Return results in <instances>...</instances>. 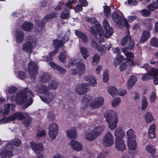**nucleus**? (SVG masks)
Wrapping results in <instances>:
<instances>
[{
    "instance_id": "ddd939ff",
    "label": "nucleus",
    "mask_w": 158,
    "mask_h": 158,
    "mask_svg": "<svg viewBox=\"0 0 158 158\" xmlns=\"http://www.w3.org/2000/svg\"><path fill=\"white\" fill-rule=\"evenodd\" d=\"M76 65V67L79 72H82L85 70V65L82 62H78L74 59H72L69 61L68 64L65 66L69 68L72 65Z\"/></svg>"
},
{
    "instance_id": "680f3d73",
    "label": "nucleus",
    "mask_w": 158,
    "mask_h": 158,
    "mask_svg": "<svg viewBox=\"0 0 158 158\" xmlns=\"http://www.w3.org/2000/svg\"><path fill=\"white\" fill-rule=\"evenodd\" d=\"M151 44L153 46L158 47V39L155 38H153L151 40Z\"/></svg>"
},
{
    "instance_id": "f257e3e1",
    "label": "nucleus",
    "mask_w": 158,
    "mask_h": 158,
    "mask_svg": "<svg viewBox=\"0 0 158 158\" xmlns=\"http://www.w3.org/2000/svg\"><path fill=\"white\" fill-rule=\"evenodd\" d=\"M17 90V88L14 86L9 87L6 90L8 93L7 94V95L8 97H10L11 100L17 104L20 105L24 104L22 107L23 109L30 106L33 103V100L30 95L33 97L35 96L32 92L29 89L26 88L19 91L15 96V93Z\"/></svg>"
},
{
    "instance_id": "0eeeda50",
    "label": "nucleus",
    "mask_w": 158,
    "mask_h": 158,
    "mask_svg": "<svg viewBox=\"0 0 158 158\" xmlns=\"http://www.w3.org/2000/svg\"><path fill=\"white\" fill-rule=\"evenodd\" d=\"M112 18L113 21L119 27L123 25L127 28L128 27L129 25L127 19L121 12H119L118 13L114 12L112 15Z\"/></svg>"
},
{
    "instance_id": "4468645a",
    "label": "nucleus",
    "mask_w": 158,
    "mask_h": 158,
    "mask_svg": "<svg viewBox=\"0 0 158 158\" xmlns=\"http://www.w3.org/2000/svg\"><path fill=\"white\" fill-rule=\"evenodd\" d=\"M27 71L30 75L31 79L34 81L36 77L35 76L37 74V66L35 62L31 61L29 63Z\"/></svg>"
},
{
    "instance_id": "338daca9",
    "label": "nucleus",
    "mask_w": 158,
    "mask_h": 158,
    "mask_svg": "<svg viewBox=\"0 0 158 158\" xmlns=\"http://www.w3.org/2000/svg\"><path fill=\"white\" fill-rule=\"evenodd\" d=\"M48 117L49 120L51 121H53L55 119L54 114L52 112H49L48 115Z\"/></svg>"
},
{
    "instance_id": "3c124183",
    "label": "nucleus",
    "mask_w": 158,
    "mask_h": 158,
    "mask_svg": "<svg viewBox=\"0 0 158 158\" xmlns=\"http://www.w3.org/2000/svg\"><path fill=\"white\" fill-rule=\"evenodd\" d=\"M157 7L158 6L155 2L151 3L148 6V9L151 11L155 10Z\"/></svg>"
},
{
    "instance_id": "052dcab7",
    "label": "nucleus",
    "mask_w": 158,
    "mask_h": 158,
    "mask_svg": "<svg viewBox=\"0 0 158 158\" xmlns=\"http://www.w3.org/2000/svg\"><path fill=\"white\" fill-rule=\"evenodd\" d=\"M153 19H149L146 20L145 21V23L148 26L149 29H150L152 26V22Z\"/></svg>"
},
{
    "instance_id": "2eb2a0df",
    "label": "nucleus",
    "mask_w": 158,
    "mask_h": 158,
    "mask_svg": "<svg viewBox=\"0 0 158 158\" xmlns=\"http://www.w3.org/2000/svg\"><path fill=\"white\" fill-rule=\"evenodd\" d=\"M103 143L106 147H110L114 143V136L110 132H107L102 139Z\"/></svg>"
},
{
    "instance_id": "cd10ccee",
    "label": "nucleus",
    "mask_w": 158,
    "mask_h": 158,
    "mask_svg": "<svg viewBox=\"0 0 158 158\" xmlns=\"http://www.w3.org/2000/svg\"><path fill=\"white\" fill-rule=\"evenodd\" d=\"M146 149V150L150 153L154 158H158V154H157L156 148L153 146L151 145H147Z\"/></svg>"
},
{
    "instance_id": "e433bc0d",
    "label": "nucleus",
    "mask_w": 158,
    "mask_h": 158,
    "mask_svg": "<svg viewBox=\"0 0 158 158\" xmlns=\"http://www.w3.org/2000/svg\"><path fill=\"white\" fill-rule=\"evenodd\" d=\"M33 27L32 23L29 22H25L22 25L23 29L27 31H29Z\"/></svg>"
},
{
    "instance_id": "aec40b11",
    "label": "nucleus",
    "mask_w": 158,
    "mask_h": 158,
    "mask_svg": "<svg viewBox=\"0 0 158 158\" xmlns=\"http://www.w3.org/2000/svg\"><path fill=\"white\" fill-rule=\"evenodd\" d=\"M124 59H125V61L128 63L130 65L132 66L135 65L133 61L131 60L130 59L128 58L125 59L123 56H116V58L114 62V65L115 66H118Z\"/></svg>"
},
{
    "instance_id": "603ef678",
    "label": "nucleus",
    "mask_w": 158,
    "mask_h": 158,
    "mask_svg": "<svg viewBox=\"0 0 158 158\" xmlns=\"http://www.w3.org/2000/svg\"><path fill=\"white\" fill-rule=\"evenodd\" d=\"M75 0L69 1L66 3L65 5L68 9H73V5L75 4Z\"/></svg>"
},
{
    "instance_id": "9d476101",
    "label": "nucleus",
    "mask_w": 158,
    "mask_h": 158,
    "mask_svg": "<svg viewBox=\"0 0 158 158\" xmlns=\"http://www.w3.org/2000/svg\"><path fill=\"white\" fill-rule=\"evenodd\" d=\"M30 146L33 151L36 153H38L37 158H44L43 154L40 153L44 150V148L41 143H36L35 142L32 141L30 142Z\"/></svg>"
},
{
    "instance_id": "f704fd0d",
    "label": "nucleus",
    "mask_w": 158,
    "mask_h": 158,
    "mask_svg": "<svg viewBox=\"0 0 158 158\" xmlns=\"http://www.w3.org/2000/svg\"><path fill=\"white\" fill-rule=\"evenodd\" d=\"M127 145L130 150H135L137 149V143L135 139L127 140Z\"/></svg>"
},
{
    "instance_id": "393cba45",
    "label": "nucleus",
    "mask_w": 158,
    "mask_h": 158,
    "mask_svg": "<svg viewBox=\"0 0 158 158\" xmlns=\"http://www.w3.org/2000/svg\"><path fill=\"white\" fill-rule=\"evenodd\" d=\"M14 36L17 43H22L24 39V33L20 30H17L15 31Z\"/></svg>"
},
{
    "instance_id": "412c9836",
    "label": "nucleus",
    "mask_w": 158,
    "mask_h": 158,
    "mask_svg": "<svg viewBox=\"0 0 158 158\" xmlns=\"http://www.w3.org/2000/svg\"><path fill=\"white\" fill-rule=\"evenodd\" d=\"M128 43L130 50H132L134 47V42L131 39V37L128 35H126L121 40V44L123 46H125Z\"/></svg>"
},
{
    "instance_id": "864d4df0",
    "label": "nucleus",
    "mask_w": 158,
    "mask_h": 158,
    "mask_svg": "<svg viewBox=\"0 0 158 158\" xmlns=\"http://www.w3.org/2000/svg\"><path fill=\"white\" fill-rule=\"evenodd\" d=\"M58 83L56 81H51L50 83L49 87L50 88L52 89H56L57 87Z\"/></svg>"
},
{
    "instance_id": "a19ab883",
    "label": "nucleus",
    "mask_w": 158,
    "mask_h": 158,
    "mask_svg": "<svg viewBox=\"0 0 158 158\" xmlns=\"http://www.w3.org/2000/svg\"><path fill=\"white\" fill-rule=\"evenodd\" d=\"M129 50H130V47H125L122 49L123 52L124 53L126 56L128 57L133 58L134 57L133 54L131 52H127Z\"/></svg>"
},
{
    "instance_id": "c03bdc74",
    "label": "nucleus",
    "mask_w": 158,
    "mask_h": 158,
    "mask_svg": "<svg viewBox=\"0 0 158 158\" xmlns=\"http://www.w3.org/2000/svg\"><path fill=\"white\" fill-rule=\"evenodd\" d=\"M40 78L41 82L43 83H45L49 80L50 76L48 73H44L41 76Z\"/></svg>"
},
{
    "instance_id": "6ab92c4d",
    "label": "nucleus",
    "mask_w": 158,
    "mask_h": 158,
    "mask_svg": "<svg viewBox=\"0 0 158 158\" xmlns=\"http://www.w3.org/2000/svg\"><path fill=\"white\" fill-rule=\"evenodd\" d=\"M91 46L94 48L97 49L98 52H101V54L104 55L106 53V48L104 45H102L100 42L97 43L94 40L91 42Z\"/></svg>"
},
{
    "instance_id": "79ce46f5",
    "label": "nucleus",
    "mask_w": 158,
    "mask_h": 158,
    "mask_svg": "<svg viewBox=\"0 0 158 158\" xmlns=\"http://www.w3.org/2000/svg\"><path fill=\"white\" fill-rule=\"evenodd\" d=\"M108 92L113 97L117 95V90L114 87H109L107 88Z\"/></svg>"
},
{
    "instance_id": "0e129e2a",
    "label": "nucleus",
    "mask_w": 158,
    "mask_h": 158,
    "mask_svg": "<svg viewBox=\"0 0 158 158\" xmlns=\"http://www.w3.org/2000/svg\"><path fill=\"white\" fill-rule=\"evenodd\" d=\"M69 12L68 11L63 12L61 14V18L63 19H67L69 17Z\"/></svg>"
},
{
    "instance_id": "5fc2aeb1",
    "label": "nucleus",
    "mask_w": 158,
    "mask_h": 158,
    "mask_svg": "<svg viewBox=\"0 0 158 158\" xmlns=\"http://www.w3.org/2000/svg\"><path fill=\"white\" fill-rule=\"evenodd\" d=\"M10 107V105L9 104L6 105L4 107V108L2 111L3 115H5L8 114L9 111Z\"/></svg>"
},
{
    "instance_id": "5701e85b",
    "label": "nucleus",
    "mask_w": 158,
    "mask_h": 158,
    "mask_svg": "<svg viewBox=\"0 0 158 158\" xmlns=\"http://www.w3.org/2000/svg\"><path fill=\"white\" fill-rule=\"evenodd\" d=\"M158 74V69H156L154 68L150 69L148 73L144 74L142 77L143 81H145L150 79L151 77Z\"/></svg>"
},
{
    "instance_id": "ea45409f",
    "label": "nucleus",
    "mask_w": 158,
    "mask_h": 158,
    "mask_svg": "<svg viewBox=\"0 0 158 158\" xmlns=\"http://www.w3.org/2000/svg\"><path fill=\"white\" fill-rule=\"evenodd\" d=\"M21 143V141L20 139H15L12 140V142L7 143L6 144L8 145H9V147L12 149V144L16 146H18L20 145Z\"/></svg>"
},
{
    "instance_id": "72a5a7b5",
    "label": "nucleus",
    "mask_w": 158,
    "mask_h": 158,
    "mask_svg": "<svg viewBox=\"0 0 158 158\" xmlns=\"http://www.w3.org/2000/svg\"><path fill=\"white\" fill-rule=\"evenodd\" d=\"M97 136L94 133V132H87L85 133L84 136V138L86 139L89 141H91L95 139Z\"/></svg>"
},
{
    "instance_id": "39448f33",
    "label": "nucleus",
    "mask_w": 158,
    "mask_h": 158,
    "mask_svg": "<svg viewBox=\"0 0 158 158\" xmlns=\"http://www.w3.org/2000/svg\"><path fill=\"white\" fill-rule=\"evenodd\" d=\"M106 120L108 123L109 128L112 130L114 129L118 122V117L115 112L110 110L104 114Z\"/></svg>"
},
{
    "instance_id": "2f4dec72",
    "label": "nucleus",
    "mask_w": 158,
    "mask_h": 158,
    "mask_svg": "<svg viewBox=\"0 0 158 158\" xmlns=\"http://www.w3.org/2000/svg\"><path fill=\"white\" fill-rule=\"evenodd\" d=\"M137 81L136 77L134 76L130 77L129 79L127 85L128 89H130L134 85Z\"/></svg>"
},
{
    "instance_id": "6e6552de",
    "label": "nucleus",
    "mask_w": 158,
    "mask_h": 158,
    "mask_svg": "<svg viewBox=\"0 0 158 158\" xmlns=\"http://www.w3.org/2000/svg\"><path fill=\"white\" fill-rule=\"evenodd\" d=\"M36 45V40L35 38L29 36L27 38L26 41L25 43L23 44L22 49L24 51L31 52L32 49L35 47Z\"/></svg>"
},
{
    "instance_id": "c9c22d12",
    "label": "nucleus",
    "mask_w": 158,
    "mask_h": 158,
    "mask_svg": "<svg viewBox=\"0 0 158 158\" xmlns=\"http://www.w3.org/2000/svg\"><path fill=\"white\" fill-rule=\"evenodd\" d=\"M105 127L104 126H99L95 127L93 131L94 132V133L95 134L97 137L102 133Z\"/></svg>"
},
{
    "instance_id": "bb28decb",
    "label": "nucleus",
    "mask_w": 158,
    "mask_h": 158,
    "mask_svg": "<svg viewBox=\"0 0 158 158\" xmlns=\"http://www.w3.org/2000/svg\"><path fill=\"white\" fill-rule=\"evenodd\" d=\"M84 79L86 81H89L90 85L93 87H95L97 85V79L94 76L88 75L85 77Z\"/></svg>"
},
{
    "instance_id": "f8f14e48",
    "label": "nucleus",
    "mask_w": 158,
    "mask_h": 158,
    "mask_svg": "<svg viewBox=\"0 0 158 158\" xmlns=\"http://www.w3.org/2000/svg\"><path fill=\"white\" fill-rule=\"evenodd\" d=\"M90 22L91 23L94 24L95 26L96 30L94 29V27H91L90 28L91 32L93 33L94 36H95L98 34L100 38H102V34L103 33V31L101 29V26L98 24V22L97 21L96 19L95 18H91L90 19ZM94 27V26H93Z\"/></svg>"
},
{
    "instance_id": "8fccbe9b",
    "label": "nucleus",
    "mask_w": 158,
    "mask_h": 158,
    "mask_svg": "<svg viewBox=\"0 0 158 158\" xmlns=\"http://www.w3.org/2000/svg\"><path fill=\"white\" fill-rule=\"evenodd\" d=\"M107 70H105L103 72V82H106L108 81L109 79V73Z\"/></svg>"
},
{
    "instance_id": "1a4fd4ad",
    "label": "nucleus",
    "mask_w": 158,
    "mask_h": 158,
    "mask_svg": "<svg viewBox=\"0 0 158 158\" xmlns=\"http://www.w3.org/2000/svg\"><path fill=\"white\" fill-rule=\"evenodd\" d=\"M56 17V14L55 13H52L46 15L43 18L42 22L38 21L36 22L35 26V28L39 31L42 30L44 28V26L46 23Z\"/></svg>"
},
{
    "instance_id": "dca6fc26",
    "label": "nucleus",
    "mask_w": 158,
    "mask_h": 158,
    "mask_svg": "<svg viewBox=\"0 0 158 158\" xmlns=\"http://www.w3.org/2000/svg\"><path fill=\"white\" fill-rule=\"evenodd\" d=\"M59 131L58 125L55 123L50 125L48 127V134L52 139H55L56 136Z\"/></svg>"
},
{
    "instance_id": "7c9ffc66",
    "label": "nucleus",
    "mask_w": 158,
    "mask_h": 158,
    "mask_svg": "<svg viewBox=\"0 0 158 158\" xmlns=\"http://www.w3.org/2000/svg\"><path fill=\"white\" fill-rule=\"evenodd\" d=\"M48 64L52 68L55 69L59 71L60 73H64L66 72V70L65 69L62 68L59 65H56L52 61H50Z\"/></svg>"
},
{
    "instance_id": "58836bf2",
    "label": "nucleus",
    "mask_w": 158,
    "mask_h": 158,
    "mask_svg": "<svg viewBox=\"0 0 158 158\" xmlns=\"http://www.w3.org/2000/svg\"><path fill=\"white\" fill-rule=\"evenodd\" d=\"M144 118L146 123H149L154 120V117L150 112H147L144 115Z\"/></svg>"
},
{
    "instance_id": "6e6d98bb",
    "label": "nucleus",
    "mask_w": 158,
    "mask_h": 158,
    "mask_svg": "<svg viewBox=\"0 0 158 158\" xmlns=\"http://www.w3.org/2000/svg\"><path fill=\"white\" fill-rule=\"evenodd\" d=\"M46 135L44 130H40L38 131L37 132V136L40 138L43 136H45Z\"/></svg>"
},
{
    "instance_id": "774afa93",
    "label": "nucleus",
    "mask_w": 158,
    "mask_h": 158,
    "mask_svg": "<svg viewBox=\"0 0 158 158\" xmlns=\"http://www.w3.org/2000/svg\"><path fill=\"white\" fill-rule=\"evenodd\" d=\"M141 14L144 16H147L150 14V12L147 10H142Z\"/></svg>"
},
{
    "instance_id": "c85d7f7f",
    "label": "nucleus",
    "mask_w": 158,
    "mask_h": 158,
    "mask_svg": "<svg viewBox=\"0 0 158 158\" xmlns=\"http://www.w3.org/2000/svg\"><path fill=\"white\" fill-rule=\"evenodd\" d=\"M66 135L69 138L75 139L77 137L76 128L73 127L67 130L66 131Z\"/></svg>"
},
{
    "instance_id": "9b49d317",
    "label": "nucleus",
    "mask_w": 158,
    "mask_h": 158,
    "mask_svg": "<svg viewBox=\"0 0 158 158\" xmlns=\"http://www.w3.org/2000/svg\"><path fill=\"white\" fill-rule=\"evenodd\" d=\"M103 24V26L105 29V34L104 35V32H103L102 34V36L101 38H100V37L99 36L100 40L99 41L101 42H103L105 40L104 37L106 38H109L112 35L113 33L112 28L110 27L109 24L107 21L106 20H104Z\"/></svg>"
},
{
    "instance_id": "4be33fe9",
    "label": "nucleus",
    "mask_w": 158,
    "mask_h": 158,
    "mask_svg": "<svg viewBox=\"0 0 158 158\" xmlns=\"http://www.w3.org/2000/svg\"><path fill=\"white\" fill-rule=\"evenodd\" d=\"M89 84L87 83L82 84L78 85L75 89L76 92L79 94H84L86 93L88 86Z\"/></svg>"
},
{
    "instance_id": "f03ea898",
    "label": "nucleus",
    "mask_w": 158,
    "mask_h": 158,
    "mask_svg": "<svg viewBox=\"0 0 158 158\" xmlns=\"http://www.w3.org/2000/svg\"><path fill=\"white\" fill-rule=\"evenodd\" d=\"M82 99L83 108L85 109H86L89 106L91 109L95 110L102 106L104 103V100L101 97H97L93 99L91 96L86 95L83 97Z\"/></svg>"
},
{
    "instance_id": "09e8293b",
    "label": "nucleus",
    "mask_w": 158,
    "mask_h": 158,
    "mask_svg": "<svg viewBox=\"0 0 158 158\" xmlns=\"http://www.w3.org/2000/svg\"><path fill=\"white\" fill-rule=\"evenodd\" d=\"M11 117L10 116L8 117L7 118H0V124H4L11 122V119L10 118ZM12 119H11V120Z\"/></svg>"
},
{
    "instance_id": "e2e57ef3",
    "label": "nucleus",
    "mask_w": 158,
    "mask_h": 158,
    "mask_svg": "<svg viewBox=\"0 0 158 158\" xmlns=\"http://www.w3.org/2000/svg\"><path fill=\"white\" fill-rule=\"evenodd\" d=\"M112 50L114 53L116 54V56H122L121 55V52L120 51V49L118 48H113L112 49Z\"/></svg>"
},
{
    "instance_id": "c756f323",
    "label": "nucleus",
    "mask_w": 158,
    "mask_h": 158,
    "mask_svg": "<svg viewBox=\"0 0 158 158\" xmlns=\"http://www.w3.org/2000/svg\"><path fill=\"white\" fill-rule=\"evenodd\" d=\"M76 35L80 38V42L82 41L84 42L88 41V40L86 35L81 31L76 30L75 31Z\"/></svg>"
},
{
    "instance_id": "b1692460",
    "label": "nucleus",
    "mask_w": 158,
    "mask_h": 158,
    "mask_svg": "<svg viewBox=\"0 0 158 158\" xmlns=\"http://www.w3.org/2000/svg\"><path fill=\"white\" fill-rule=\"evenodd\" d=\"M115 144L116 148L118 151H123L126 149V145L122 139H115Z\"/></svg>"
},
{
    "instance_id": "4c0bfd02",
    "label": "nucleus",
    "mask_w": 158,
    "mask_h": 158,
    "mask_svg": "<svg viewBox=\"0 0 158 158\" xmlns=\"http://www.w3.org/2000/svg\"><path fill=\"white\" fill-rule=\"evenodd\" d=\"M150 33L149 31H144L140 40L141 42H144L147 41L150 37Z\"/></svg>"
},
{
    "instance_id": "f3484780",
    "label": "nucleus",
    "mask_w": 158,
    "mask_h": 158,
    "mask_svg": "<svg viewBox=\"0 0 158 158\" xmlns=\"http://www.w3.org/2000/svg\"><path fill=\"white\" fill-rule=\"evenodd\" d=\"M12 149L7 144L6 148L1 149L0 156L1 158H9L13 155Z\"/></svg>"
},
{
    "instance_id": "13d9d810",
    "label": "nucleus",
    "mask_w": 158,
    "mask_h": 158,
    "mask_svg": "<svg viewBox=\"0 0 158 158\" xmlns=\"http://www.w3.org/2000/svg\"><path fill=\"white\" fill-rule=\"evenodd\" d=\"M148 105V103L147 101L146 98L144 97L142 99V110H144L146 108Z\"/></svg>"
},
{
    "instance_id": "37998d69",
    "label": "nucleus",
    "mask_w": 158,
    "mask_h": 158,
    "mask_svg": "<svg viewBox=\"0 0 158 158\" xmlns=\"http://www.w3.org/2000/svg\"><path fill=\"white\" fill-rule=\"evenodd\" d=\"M121 102L120 98L119 97H116L113 99L111 102V105L113 107L118 106Z\"/></svg>"
},
{
    "instance_id": "423d86ee",
    "label": "nucleus",
    "mask_w": 158,
    "mask_h": 158,
    "mask_svg": "<svg viewBox=\"0 0 158 158\" xmlns=\"http://www.w3.org/2000/svg\"><path fill=\"white\" fill-rule=\"evenodd\" d=\"M10 117H13L10 118V119H12L11 122L16 119H20L22 121L23 124L26 127H28L31 122V118L29 116V114L27 112H24L23 114L16 113L10 116Z\"/></svg>"
},
{
    "instance_id": "a18cd8bd",
    "label": "nucleus",
    "mask_w": 158,
    "mask_h": 158,
    "mask_svg": "<svg viewBox=\"0 0 158 158\" xmlns=\"http://www.w3.org/2000/svg\"><path fill=\"white\" fill-rule=\"evenodd\" d=\"M81 53L84 59H86L89 56V54L86 48L82 47L81 48Z\"/></svg>"
},
{
    "instance_id": "7ed1b4c3",
    "label": "nucleus",
    "mask_w": 158,
    "mask_h": 158,
    "mask_svg": "<svg viewBox=\"0 0 158 158\" xmlns=\"http://www.w3.org/2000/svg\"><path fill=\"white\" fill-rule=\"evenodd\" d=\"M33 89L38 93L43 94V96H40V97L43 101L46 103H49L55 97V94L49 92L48 87L44 85L35 86Z\"/></svg>"
},
{
    "instance_id": "4d7b16f0",
    "label": "nucleus",
    "mask_w": 158,
    "mask_h": 158,
    "mask_svg": "<svg viewBox=\"0 0 158 158\" xmlns=\"http://www.w3.org/2000/svg\"><path fill=\"white\" fill-rule=\"evenodd\" d=\"M104 10L106 17H108L110 14V8L107 6H103Z\"/></svg>"
},
{
    "instance_id": "20e7f679",
    "label": "nucleus",
    "mask_w": 158,
    "mask_h": 158,
    "mask_svg": "<svg viewBox=\"0 0 158 158\" xmlns=\"http://www.w3.org/2000/svg\"><path fill=\"white\" fill-rule=\"evenodd\" d=\"M68 40L69 37L68 35L64 36L62 38V41L57 39L54 40L53 41V44L55 48L54 50L49 54L48 56H45L43 59V60L46 61L48 63L49 61L52 60V57L57 53L59 48H61L62 49H64V47L63 45V44L68 41Z\"/></svg>"
},
{
    "instance_id": "69168bd1",
    "label": "nucleus",
    "mask_w": 158,
    "mask_h": 158,
    "mask_svg": "<svg viewBox=\"0 0 158 158\" xmlns=\"http://www.w3.org/2000/svg\"><path fill=\"white\" fill-rule=\"evenodd\" d=\"M26 77V74L23 72L20 71L18 73V77L21 79L24 80Z\"/></svg>"
},
{
    "instance_id": "a878e982",
    "label": "nucleus",
    "mask_w": 158,
    "mask_h": 158,
    "mask_svg": "<svg viewBox=\"0 0 158 158\" xmlns=\"http://www.w3.org/2000/svg\"><path fill=\"white\" fill-rule=\"evenodd\" d=\"M125 135V131L121 127H118L116 128L114 132V135L115 136V139H122Z\"/></svg>"
},
{
    "instance_id": "bf43d9fd",
    "label": "nucleus",
    "mask_w": 158,
    "mask_h": 158,
    "mask_svg": "<svg viewBox=\"0 0 158 158\" xmlns=\"http://www.w3.org/2000/svg\"><path fill=\"white\" fill-rule=\"evenodd\" d=\"M127 94V90L124 89H119L117 91V95L121 96H125Z\"/></svg>"
},
{
    "instance_id": "de8ad7c7",
    "label": "nucleus",
    "mask_w": 158,
    "mask_h": 158,
    "mask_svg": "<svg viewBox=\"0 0 158 158\" xmlns=\"http://www.w3.org/2000/svg\"><path fill=\"white\" fill-rule=\"evenodd\" d=\"M100 60V56L96 54H95L93 58L92 64L94 65L97 64Z\"/></svg>"
},
{
    "instance_id": "a211bd4d",
    "label": "nucleus",
    "mask_w": 158,
    "mask_h": 158,
    "mask_svg": "<svg viewBox=\"0 0 158 158\" xmlns=\"http://www.w3.org/2000/svg\"><path fill=\"white\" fill-rule=\"evenodd\" d=\"M68 145L72 149L78 152L82 151L83 149L81 143L76 140H71L69 143Z\"/></svg>"
},
{
    "instance_id": "49530a36",
    "label": "nucleus",
    "mask_w": 158,
    "mask_h": 158,
    "mask_svg": "<svg viewBox=\"0 0 158 158\" xmlns=\"http://www.w3.org/2000/svg\"><path fill=\"white\" fill-rule=\"evenodd\" d=\"M66 52L65 51H63L60 52L59 56V58L60 60L63 63H65L66 57L65 56Z\"/></svg>"
},
{
    "instance_id": "473e14b6",
    "label": "nucleus",
    "mask_w": 158,
    "mask_h": 158,
    "mask_svg": "<svg viewBox=\"0 0 158 158\" xmlns=\"http://www.w3.org/2000/svg\"><path fill=\"white\" fill-rule=\"evenodd\" d=\"M126 137L127 140L135 139L136 136L135 132L133 129H131L127 132Z\"/></svg>"
}]
</instances>
